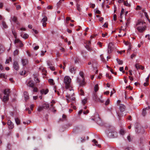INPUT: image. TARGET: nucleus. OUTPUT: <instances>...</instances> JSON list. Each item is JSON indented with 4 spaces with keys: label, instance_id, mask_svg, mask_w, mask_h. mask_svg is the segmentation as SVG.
<instances>
[{
    "label": "nucleus",
    "instance_id": "1",
    "mask_svg": "<svg viewBox=\"0 0 150 150\" xmlns=\"http://www.w3.org/2000/svg\"><path fill=\"white\" fill-rule=\"evenodd\" d=\"M71 79L69 76H66L64 77V83L65 84V88L68 90L67 94L66 96V99L67 102H70L69 98H71V96H72L74 94V90L71 85Z\"/></svg>",
    "mask_w": 150,
    "mask_h": 150
},
{
    "label": "nucleus",
    "instance_id": "2",
    "mask_svg": "<svg viewBox=\"0 0 150 150\" xmlns=\"http://www.w3.org/2000/svg\"><path fill=\"white\" fill-rule=\"evenodd\" d=\"M10 89H6L4 90V94L5 95L4 96L2 100L4 102H6L9 99V94L10 93Z\"/></svg>",
    "mask_w": 150,
    "mask_h": 150
},
{
    "label": "nucleus",
    "instance_id": "3",
    "mask_svg": "<svg viewBox=\"0 0 150 150\" xmlns=\"http://www.w3.org/2000/svg\"><path fill=\"white\" fill-rule=\"evenodd\" d=\"M93 98L96 102H100L101 103L103 102V101L98 97L96 93L94 92L93 95Z\"/></svg>",
    "mask_w": 150,
    "mask_h": 150
},
{
    "label": "nucleus",
    "instance_id": "4",
    "mask_svg": "<svg viewBox=\"0 0 150 150\" xmlns=\"http://www.w3.org/2000/svg\"><path fill=\"white\" fill-rule=\"evenodd\" d=\"M73 95H72V96H71V98H69V99L70 100L69 102H71L72 103H71V107H72V106L73 109H74V110H76V107L75 106L73 105V104L74 103H75L76 102V101L75 100V98L74 97H73Z\"/></svg>",
    "mask_w": 150,
    "mask_h": 150
},
{
    "label": "nucleus",
    "instance_id": "5",
    "mask_svg": "<svg viewBox=\"0 0 150 150\" xmlns=\"http://www.w3.org/2000/svg\"><path fill=\"white\" fill-rule=\"evenodd\" d=\"M145 24V23L139 21L136 25V26L137 27V28H145L143 25Z\"/></svg>",
    "mask_w": 150,
    "mask_h": 150
},
{
    "label": "nucleus",
    "instance_id": "6",
    "mask_svg": "<svg viewBox=\"0 0 150 150\" xmlns=\"http://www.w3.org/2000/svg\"><path fill=\"white\" fill-rule=\"evenodd\" d=\"M137 126H138L136 127V129L135 130L138 133H141V132H143L144 131L143 128L140 126H139V124L137 123Z\"/></svg>",
    "mask_w": 150,
    "mask_h": 150
},
{
    "label": "nucleus",
    "instance_id": "7",
    "mask_svg": "<svg viewBox=\"0 0 150 150\" xmlns=\"http://www.w3.org/2000/svg\"><path fill=\"white\" fill-rule=\"evenodd\" d=\"M113 45L112 43L110 42L109 43L108 47V52L109 53H110L113 50Z\"/></svg>",
    "mask_w": 150,
    "mask_h": 150
},
{
    "label": "nucleus",
    "instance_id": "8",
    "mask_svg": "<svg viewBox=\"0 0 150 150\" xmlns=\"http://www.w3.org/2000/svg\"><path fill=\"white\" fill-rule=\"evenodd\" d=\"M47 20V18L45 16H44L43 18L42 19L41 22L42 23V25L43 27H45L46 26V23Z\"/></svg>",
    "mask_w": 150,
    "mask_h": 150
},
{
    "label": "nucleus",
    "instance_id": "9",
    "mask_svg": "<svg viewBox=\"0 0 150 150\" xmlns=\"http://www.w3.org/2000/svg\"><path fill=\"white\" fill-rule=\"evenodd\" d=\"M13 67L14 69L16 70H18L19 69V66L18 62L16 61H15L13 64Z\"/></svg>",
    "mask_w": 150,
    "mask_h": 150
},
{
    "label": "nucleus",
    "instance_id": "10",
    "mask_svg": "<svg viewBox=\"0 0 150 150\" xmlns=\"http://www.w3.org/2000/svg\"><path fill=\"white\" fill-rule=\"evenodd\" d=\"M77 81L81 86H83L85 84L84 79H82V81L81 82L79 79V78H78Z\"/></svg>",
    "mask_w": 150,
    "mask_h": 150
},
{
    "label": "nucleus",
    "instance_id": "11",
    "mask_svg": "<svg viewBox=\"0 0 150 150\" xmlns=\"http://www.w3.org/2000/svg\"><path fill=\"white\" fill-rule=\"evenodd\" d=\"M69 71L72 73L75 74L76 70V68L74 67L73 66H71L69 67Z\"/></svg>",
    "mask_w": 150,
    "mask_h": 150
},
{
    "label": "nucleus",
    "instance_id": "12",
    "mask_svg": "<svg viewBox=\"0 0 150 150\" xmlns=\"http://www.w3.org/2000/svg\"><path fill=\"white\" fill-rule=\"evenodd\" d=\"M7 124L8 125V127L10 129H12L13 128V124L11 120H8V121Z\"/></svg>",
    "mask_w": 150,
    "mask_h": 150
},
{
    "label": "nucleus",
    "instance_id": "13",
    "mask_svg": "<svg viewBox=\"0 0 150 150\" xmlns=\"http://www.w3.org/2000/svg\"><path fill=\"white\" fill-rule=\"evenodd\" d=\"M119 109L120 111L122 112L124 111L125 110V107L122 104H120V105Z\"/></svg>",
    "mask_w": 150,
    "mask_h": 150
},
{
    "label": "nucleus",
    "instance_id": "14",
    "mask_svg": "<svg viewBox=\"0 0 150 150\" xmlns=\"http://www.w3.org/2000/svg\"><path fill=\"white\" fill-rule=\"evenodd\" d=\"M27 85L30 87H31L32 88H33L35 86L33 81L32 80L30 81L28 83Z\"/></svg>",
    "mask_w": 150,
    "mask_h": 150
},
{
    "label": "nucleus",
    "instance_id": "15",
    "mask_svg": "<svg viewBox=\"0 0 150 150\" xmlns=\"http://www.w3.org/2000/svg\"><path fill=\"white\" fill-rule=\"evenodd\" d=\"M28 59H22L21 60L22 64L23 66L26 65L28 64Z\"/></svg>",
    "mask_w": 150,
    "mask_h": 150
},
{
    "label": "nucleus",
    "instance_id": "16",
    "mask_svg": "<svg viewBox=\"0 0 150 150\" xmlns=\"http://www.w3.org/2000/svg\"><path fill=\"white\" fill-rule=\"evenodd\" d=\"M150 107L149 106H148V107L147 108H144L143 109L142 112V115L144 116H145L146 114V110H149L150 109Z\"/></svg>",
    "mask_w": 150,
    "mask_h": 150
},
{
    "label": "nucleus",
    "instance_id": "17",
    "mask_svg": "<svg viewBox=\"0 0 150 150\" xmlns=\"http://www.w3.org/2000/svg\"><path fill=\"white\" fill-rule=\"evenodd\" d=\"M11 21L16 23L17 24L19 25V23L17 21V18L16 16H13V17H11Z\"/></svg>",
    "mask_w": 150,
    "mask_h": 150
},
{
    "label": "nucleus",
    "instance_id": "18",
    "mask_svg": "<svg viewBox=\"0 0 150 150\" xmlns=\"http://www.w3.org/2000/svg\"><path fill=\"white\" fill-rule=\"evenodd\" d=\"M24 95L25 100L26 101L29 98V96L28 93L27 91L24 92Z\"/></svg>",
    "mask_w": 150,
    "mask_h": 150
},
{
    "label": "nucleus",
    "instance_id": "19",
    "mask_svg": "<svg viewBox=\"0 0 150 150\" xmlns=\"http://www.w3.org/2000/svg\"><path fill=\"white\" fill-rule=\"evenodd\" d=\"M40 93L42 94L44 93L45 95L46 94L49 92L48 89H46L45 90L44 89H42L40 90Z\"/></svg>",
    "mask_w": 150,
    "mask_h": 150
},
{
    "label": "nucleus",
    "instance_id": "20",
    "mask_svg": "<svg viewBox=\"0 0 150 150\" xmlns=\"http://www.w3.org/2000/svg\"><path fill=\"white\" fill-rule=\"evenodd\" d=\"M135 67L137 69H141L142 70H143L144 69V67L142 66L141 65H139L138 64H136L135 65Z\"/></svg>",
    "mask_w": 150,
    "mask_h": 150
},
{
    "label": "nucleus",
    "instance_id": "21",
    "mask_svg": "<svg viewBox=\"0 0 150 150\" xmlns=\"http://www.w3.org/2000/svg\"><path fill=\"white\" fill-rule=\"evenodd\" d=\"M44 109H47L49 107V104L46 103H44L42 106Z\"/></svg>",
    "mask_w": 150,
    "mask_h": 150
},
{
    "label": "nucleus",
    "instance_id": "22",
    "mask_svg": "<svg viewBox=\"0 0 150 150\" xmlns=\"http://www.w3.org/2000/svg\"><path fill=\"white\" fill-rule=\"evenodd\" d=\"M124 4L125 6L128 7H130L131 6L130 4L128 3L127 1H124Z\"/></svg>",
    "mask_w": 150,
    "mask_h": 150
},
{
    "label": "nucleus",
    "instance_id": "23",
    "mask_svg": "<svg viewBox=\"0 0 150 150\" xmlns=\"http://www.w3.org/2000/svg\"><path fill=\"white\" fill-rule=\"evenodd\" d=\"M92 142H93L95 144V145L98 147H100L101 146V145L100 144H98V143L97 141L95 139H94L93 141Z\"/></svg>",
    "mask_w": 150,
    "mask_h": 150
},
{
    "label": "nucleus",
    "instance_id": "24",
    "mask_svg": "<svg viewBox=\"0 0 150 150\" xmlns=\"http://www.w3.org/2000/svg\"><path fill=\"white\" fill-rule=\"evenodd\" d=\"M15 119L17 125H19L20 124V120L18 118H15Z\"/></svg>",
    "mask_w": 150,
    "mask_h": 150
},
{
    "label": "nucleus",
    "instance_id": "25",
    "mask_svg": "<svg viewBox=\"0 0 150 150\" xmlns=\"http://www.w3.org/2000/svg\"><path fill=\"white\" fill-rule=\"evenodd\" d=\"M2 27H3L4 28H6L8 27V26L6 24V23L4 21L2 22Z\"/></svg>",
    "mask_w": 150,
    "mask_h": 150
},
{
    "label": "nucleus",
    "instance_id": "26",
    "mask_svg": "<svg viewBox=\"0 0 150 150\" xmlns=\"http://www.w3.org/2000/svg\"><path fill=\"white\" fill-rule=\"evenodd\" d=\"M4 50V49L3 46L1 44H0V53L1 54L3 52Z\"/></svg>",
    "mask_w": 150,
    "mask_h": 150
},
{
    "label": "nucleus",
    "instance_id": "27",
    "mask_svg": "<svg viewBox=\"0 0 150 150\" xmlns=\"http://www.w3.org/2000/svg\"><path fill=\"white\" fill-rule=\"evenodd\" d=\"M21 37L25 39H26L28 37V35L26 34H25L23 35L22 34L21 35Z\"/></svg>",
    "mask_w": 150,
    "mask_h": 150
},
{
    "label": "nucleus",
    "instance_id": "28",
    "mask_svg": "<svg viewBox=\"0 0 150 150\" xmlns=\"http://www.w3.org/2000/svg\"><path fill=\"white\" fill-rule=\"evenodd\" d=\"M94 91H95V92H96L99 89V87H98V84H96L94 87Z\"/></svg>",
    "mask_w": 150,
    "mask_h": 150
},
{
    "label": "nucleus",
    "instance_id": "29",
    "mask_svg": "<svg viewBox=\"0 0 150 150\" xmlns=\"http://www.w3.org/2000/svg\"><path fill=\"white\" fill-rule=\"evenodd\" d=\"M116 60L119 64H122L123 62L122 60H120L118 58L116 59Z\"/></svg>",
    "mask_w": 150,
    "mask_h": 150
},
{
    "label": "nucleus",
    "instance_id": "30",
    "mask_svg": "<svg viewBox=\"0 0 150 150\" xmlns=\"http://www.w3.org/2000/svg\"><path fill=\"white\" fill-rule=\"evenodd\" d=\"M47 64L49 67L52 66L53 65L52 62L50 61H47Z\"/></svg>",
    "mask_w": 150,
    "mask_h": 150
},
{
    "label": "nucleus",
    "instance_id": "31",
    "mask_svg": "<svg viewBox=\"0 0 150 150\" xmlns=\"http://www.w3.org/2000/svg\"><path fill=\"white\" fill-rule=\"evenodd\" d=\"M120 134H121L122 135H123L124 134L125 132V131L124 129H121L120 130Z\"/></svg>",
    "mask_w": 150,
    "mask_h": 150
},
{
    "label": "nucleus",
    "instance_id": "32",
    "mask_svg": "<svg viewBox=\"0 0 150 150\" xmlns=\"http://www.w3.org/2000/svg\"><path fill=\"white\" fill-rule=\"evenodd\" d=\"M43 109L42 106H39L38 108V110L39 112H40L42 111Z\"/></svg>",
    "mask_w": 150,
    "mask_h": 150
},
{
    "label": "nucleus",
    "instance_id": "33",
    "mask_svg": "<svg viewBox=\"0 0 150 150\" xmlns=\"http://www.w3.org/2000/svg\"><path fill=\"white\" fill-rule=\"evenodd\" d=\"M49 109L52 111H53L54 113H55L56 112V110H54V107H50L49 108Z\"/></svg>",
    "mask_w": 150,
    "mask_h": 150
},
{
    "label": "nucleus",
    "instance_id": "34",
    "mask_svg": "<svg viewBox=\"0 0 150 150\" xmlns=\"http://www.w3.org/2000/svg\"><path fill=\"white\" fill-rule=\"evenodd\" d=\"M76 6H77V9L79 11H80L81 9V8L80 7V5L77 3Z\"/></svg>",
    "mask_w": 150,
    "mask_h": 150
},
{
    "label": "nucleus",
    "instance_id": "35",
    "mask_svg": "<svg viewBox=\"0 0 150 150\" xmlns=\"http://www.w3.org/2000/svg\"><path fill=\"white\" fill-rule=\"evenodd\" d=\"M48 81L52 85H54V81H53V79H49Z\"/></svg>",
    "mask_w": 150,
    "mask_h": 150
},
{
    "label": "nucleus",
    "instance_id": "36",
    "mask_svg": "<svg viewBox=\"0 0 150 150\" xmlns=\"http://www.w3.org/2000/svg\"><path fill=\"white\" fill-rule=\"evenodd\" d=\"M145 29H137V30L139 32L142 33L144 31Z\"/></svg>",
    "mask_w": 150,
    "mask_h": 150
},
{
    "label": "nucleus",
    "instance_id": "37",
    "mask_svg": "<svg viewBox=\"0 0 150 150\" xmlns=\"http://www.w3.org/2000/svg\"><path fill=\"white\" fill-rule=\"evenodd\" d=\"M85 47L86 49L89 51H91L92 50V49L87 45H86Z\"/></svg>",
    "mask_w": 150,
    "mask_h": 150
},
{
    "label": "nucleus",
    "instance_id": "38",
    "mask_svg": "<svg viewBox=\"0 0 150 150\" xmlns=\"http://www.w3.org/2000/svg\"><path fill=\"white\" fill-rule=\"evenodd\" d=\"M79 75L81 77L82 79H84V77L83 76V73L82 71H81L79 72Z\"/></svg>",
    "mask_w": 150,
    "mask_h": 150
},
{
    "label": "nucleus",
    "instance_id": "39",
    "mask_svg": "<svg viewBox=\"0 0 150 150\" xmlns=\"http://www.w3.org/2000/svg\"><path fill=\"white\" fill-rule=\"evenodd\" d=\"M18 50H15L13 52V55L14 56H16L18 54Z\"/></svg>",
    "mask_w": 150,
    "mask_h": 150
},
{
    "label": "nucleus",
    "instance_id": "40",
    "mask_svg": "<svg viewBox=\"0 0 150 150\" xmlns=\"http://www.w3.org/2000/svg\"><path fill=\"white\" fill-rule=\"evenodd\" d=\"M124 9L123 8H122L121 11V13H120V17L121 18H122V16L124 13Z\"/></svg>",
    "mask_w": 150,
    "mask_h": 150
},
{
    "label": "nucleus",
    "instance_id": "41",
    "mask_svg": "<svg viewBox=\"0 0 150 150\" xmlns=\"http://www.w3.org/2000/svg\"><path fill=\"white\" fill-rule=\"evenodd\" d=\"M34 76V77L35 78V81H36V83L39 82V79L36 77V76L35 75Z\"/></svg>",
    "mask_w": 150,
    "mask_h": 150
},
{
    "label": "nucleus",
    "instance_id": "42",
    "mask_svg": "<svg viewBox=\"0 0 150 150\" xmlns=\"http://www.w3.org/2000/svg\"><path fill=\"white\" fill-rule=\"evenodd\" d=\"M87 101V98H85L83 100H82V103L84 105L86 103Z\"/></svg>",
    "mask_w": 150,
    "mask_h": 150
},
{
    "label": "nucleus",
    "instance_id": "43",
    "mask_svg": "<svg viewBox=\"0 0 150 150\" xmlns=\"http://www.w3.org/2000/svg\"><path fill=\"white\" fill-rule=\"evenodd\" d=\"M12 33H13V35L14 36L15 38L16 39L17 38V35H16V32L15 31H14L13 30H12Z\"/></svg>",
    "mask_w": 150,
    "mask_h": 150
},
{
    "label": "nucleus",
    "instance_id": "44",
    "mask_svg": "<svg viewBox=\"0 0 150 150\" xmlns=\"http://www.w3.org/2000/svg\"><path fill=\"white\" fill-rule=\"evenodd\" d=\"M18 45H19V47H22L23 46V44L21 41H20L19 43H18Z\"/></svg>",
    "mask_w": 150,
    "mask_h": 150
},
{
    "label": "nucleus",
    "instance_id": "45",
    "mask_svg": "<svg viewBox=\"0 0 150 150\" xmlns=\"http://www.w3.org/2000/svg\"><path fill=\"white\" fill-rule=\"evenodd\" d=\"M20 41H21L19 40V39H16L15 40L14 43H15V44H18V43H19V42H20Z\"/></svg>",
    "mask_w": 150,
    "mask_h": 150
},
{
    "label": "nucleus",
    "instance_id": "46",
    "mask_svg": "<svg viewBox=\"0 0 150 150\" xmlns=\"http://www.w3.org/2000/svg\"><path fill=\"white\" fill-rule=\"evenodd\" d=\"M98 121H97V123L99 125H100L101 123V121L99 117L98 118Z\"/></svg>",
    "mask_w": 150,
    "mask_h": 150
},
{
    "label": "nucleus",
    "instance_id": "47",
    "mask_svg": "<svg viewBox=\"0 0 150 150\" xmlns=\"http://www.w3.org/2000/svg\"><path fill=\"white\" fill-rule=\"evenodd\" d=\"M80 94L81 95L83 96L84 95V93L83 91V90L82 89H81L80 90Z\"/></svg>",
    "mask_w": 150,
    "mask_h": 150
},
{
    "label": "nucleus",
    "instance_id": "48",
    "mask_svg": "<svg viewBox=\"0 0 150 150\" xmlns=\"http://www.w3.org/2000/svg\"><path fill=\"white\" fill-rule=\"evenodd\" d=\"M70 18L69 17H67L66 18V20H65V21H66V23H68V21H69V20H70Z\"/></svg>",
    "mask_w": 150,
    "mask_h": 150
},
{
    "label": "nucleus",
    "instance_id": "49",
    "mask_svg": "<svg viewBox=\"0 0 150 150\" xmlns=\"http://www.w3.org/2000/svg\"><path fill=\"white\" fill-rule=\"evenodd\" d=\"M110 103V100L109 99H108L106 101L105 104V105H108Z\"/></svg>",
    "mask_w": 150,
    "mask_h": 150
},
{
    "label": "nucleus",
    "instance_id": "50",
    "mask_svg": "<svg viewBox=\"0 0 150 150\" xmlns=\"http://www.w3.org/2000/svg\"><path fill=\"white\" fill-rule=\"evenodd\" d=\"M103 27L104 28H108V23L107 22L105 23L103 25Z\"/></svg>",
    "mask_w": 150,
    "mask_h": 150
},
{
    "label": "nucleus",
    "instance_id": "51",
    "mask_svg": "<svg viewBox=\"0 0 150 150\" xmlns=\"http://www.w3.org/2000/svg\"><path fill=\"white\" fill-rule=\"evenodd\" d=\"M5 76L4 74H0V77L1 78H5Z\"/></svg>",
    "mask_w": 150,
    "mask_h": 150
},
{
    "label": "nucleus",
    "instance_id": "52",
    "mask_svg": "<svg viewBox=\"0 0 150 150\" xmlns=\"http://www.w3.org/2000/svg\"><path fill=\"white\" fill-rule=\"evenodd\" d=\"M95 11V13L97 14H100V11L99 10H96V9L94 10V11Z\"/></svg>",
    "mask_w": 150,
    "mask_h": 150
},
{
    "label": "nucleus",
    "instance_id": "53",
    "mask_svg": "<svg viewBox=\"0 0 150 150\" xmlns=\"http://www.w3.org/2000/svg\"><path fill=\"white\" fill-rule=\"evenodd\" d=\"M16 9L17 10H18L19 9H21V6L19 5H16Z\"/></svg>",
    "mask_w": 150,
    "mask_h": 150
},
{
    "label": "nucleus",
    "instance_id": "54",
    "mask_svg": "<svg viewBox=\"0 0 150 150\" xmlns=\"http://www.w3.org/2000/svg\"><path fill=\"white\" fill-rule=\"evenodd\" d=\"M127 139L129 142H131L132 140V139H131L130 136L129 135L127 136Z\"/></svg>",
    "mask_w": 150,
    "mask_h": 150
},
{
    "label": "nucleus",
    "instance_id": "55",
    "mask_svg": "<svg viewBox=\"0 0 150 150\" xmlns=\"http://www.w3.org/2000/svg\"><path fill=\"white\" fill-rule=\"evenodd\" d=\"M50 69L52 71H54L55 70V68L53 66H51L50 67Z\"/></svg>",
    "mask_w": 150,
    "mask_h": 150
},
{
    "label": "nucleus",
    "instance_id": "56",
    "mask_svg": "<svg viewBox=\"0 0 150 150\" xmlns=\"http://www.w3.org/2000/svg\"><path fill=\"white\" fill-rule=\"evenodd\" d=\"M33 30L35 34H37L38 33V31L36 29H33Z\"/></svg>",
    "mask_w": 150,
    "mask_h": 150
},
{
    "label": "nucleus",
    "instance_id": "57",
    "mask_svg": "<svg viewBox=\"0 0 150 150\" xmlns=\"http://www.w3.org/2000/svg\"><path fill=\"white\" fill-rule=\"evenodd\" d=\"M97 44L100 47H102V43L100 42H98Z\"/></svg>",
    "mask_w": 150,
    "mask_h": 150
},
{
    "label": "nucleus",
    "instance_id": "58",
    "mask_svg": "<svg viewBox=\"0 0 150 150\" xmlns=\"http://www.w3.org/2000/svg\"><path fill=\"white\" fill-rule=\"evenodd\" d=\"M33 91L34 92H37L38 91V88L36 87H33Z\"/></svg>",
    "mask_w": 150,
    "mask_h": 150
},
{
    "label": "nucleus",
    "instance_id": "59",
    "mask_svg": "<svg viewBox=\"0 0 150 150\" xmlns=\"http://www.w3.org/2000/svg\"><path fill=\"white\" fill-rule=\"evenodd\" d=\"M106 76L107 77H108L110 79L111 78V76H109V74L108 73L106 74Z\"/></svg>",
    "mask_w": 150,
    "mask_h": 150
},
{
    "label": "nucleus",
    "instance_id": "60",
    "mask_svg": "<svg viewBox=\"0 0 150 150\" xmlns=\"http://www.w3.org/2000/svg\"><path fill=\"white\" fill-rule=\"evenodd\" d=\"M95 4H91L90 7L92 8H94L95 7Z\"/></svg>",
    "mask_w": 150,
    "mask_h": 150
},
{
    "label": "nucleus",
    "instance_id": "61",
    "mask_svg": "<svg viewBox=\"0 0 150 150\" xmlns=\"http://www.w3.org/2000/svg\"><path fill=\"white\" fill-rule=\"evenodd\" d=\"M39 48V46H35L34 48V49L35 50H36L38 49Z\"/></svg>",
    "mask_w": 150,
    "mask_h": 150
},
{
    "label": "nucleus",
    "instance_id": "62",
    "mask_svg": "<svg viewBox=\"0 0 150 150\" xmlns=\"http://www.w3.org/2000/svg\"><path fill=\"white\" fill-rule=\"evenodd\" d=\"M117 16L115 14H114L113 16V19L114 21H115L116 19Z\"/></svg>",
    "mask_w": 150,
    "mask_h": 150
},
{
    "label": "nucleus",
    "instance_id": "63",
    "mask_svg": "<svg viewBox=\"0 0 150 150\" xmlns=\"http://www.w3.org/2000/svg\"><path fill=\"white\" fill-rule=\"evenodd\" d=\"M46 52V51H45V52L44 51H42L41 53V55L42 56L43 55L45 54V53Z\"/></svg>",
    "mask_w": 150,
    "mask_h": 150
},
{
    "label": "nucleus",
    "instance_id": "64",
    "mask_svg": "<svg viewBox=\"0 0 150 150\" xmlns=\"http://www.w3.org/2000/svg\"><path fill=\"white\" fill-rule=\"evenodd\" d=\"M125 150H133V149L130 147H127L126 148Z\"/></svg>",
    "mask_w": 150,
    "mask_h": 150
}]
</instances>
